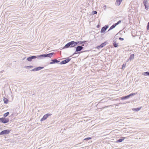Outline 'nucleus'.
<instances>
[{"instance_id":"f257e3e1","label":"nucleus","mask_w":149,"mask_h":149,"mask_svg":"<svg viewBox=\"0 0 149 149\" xmlns=\"http://www.w3.org/2000/svg\"><path fill=\"white\" fill-rule=\"evenodd\" d=\"M76 46L75 41H71L66 44L63 48H67L69 47H74Z\"/></svg>"},{"instance_id":"f03ea898","label":"nucleus","mask_w":149,"mask_h":149,"mask_svg":"<svg viewBox=\"0 0 149 149\" xmlns=\"http://www.w3.org/2000/svg\"><path fill=\"white\" fill-rule=\"evenodd\" d=\"M54 54V53L53 52L47 54H41L40 55H39V57L40 59L44 57H49V58H51Z\"/></svg>"},{"instance_id":"7ed1b4c3","label":"nucleus","mask_w":149,"mask_h":149,"mask_svg":"<svg viewBox=\"0 0 149 149\" xmlns=\"http://www.w3.org/2000/svg\"><path fill=\"white\" fill-rule=\"evenodd\" d=\"M9 121V119L5 117L0 118V122L3 123H6Z\"/></svg>"},{"instance_id":"20e7f679","label":"nucleus","mask_w":149,"mask_h":149,"mask_svg":"<svg viewBox=\"0 0 149 149\" xmlns=\"http://www.w3.org/2000/svg\"><path fill=\"white\" fill-rule=\"evenodd\" d=\"M37 58L40 59L39 55H38L37 56H29L27 58V60L31 62L32 61V59L36 58Z\"/></svg>"},{"instance_id":"39448f33","label":"nucleus","mask_w":149,"mask_h":149,"mask_svg":"<svg viewBox=\"0 0 149 149\" xmlns=\"http://www.w3.org/2000/svg\"><path fill=\"white\" fill-rule=\"evenodd\" d=\"M10 132V130H3L0 132V135L8 134Z\"/></svg>"},{"instance_id":"423d86ee","label":"nucleus","mask_w":149,"mask_h":149,"mask_svg":"<svg viewBox=\"0 0 149 149\" xmlns=\"http://www.w3.org/2000/svg\"><path fill=\"white\" fill-rule=\"evenodd\" d=\"M52 115L50 113H47L41 119L40 121H42L45 120L49 116Z\"/></svg>"},{"instance_id":"0eeeda50","label":"nucleus","mask_w":149,"mask_h":149,"mask_svg":"<svg viewBox=\"0 0 149 149\" xmlns=\"http://www.w3.org/2000/svg\"><path fill=\"white\" fill-rule=\"evenodd\" d=\"M71 58H66L65 60H63L61 62L60 64L61 65L66 64L70 61L71 60Z\"/></svg>"},{"instance_id":"6e6552de","label":"nucleus","mask_w":149,"mask_h":149,"mask_svg":"<svg viewBox=\"0 0 149 149\" xmlns=\"http://www.w3.org/2000/svg\"><path fill=\"white\" fill-rule=\"evenodd\" d=\"M108 27L109 26L108 25H105L101 29L100 33H104Z\"/></svg>"},{"instance_id":"1a4fd4ad","label":"nucleus","mask_w":149,"mask_h":149,"mask_svg":"<svg viewBox=\"0 0 149 149\" xmlns=\"http://www.w3.org/2000/svg\"><path fill=\"white\" fill-rule=\"evenodd\" d=\"M84 47L81 46H78L76 47V52H79L81 50L83 49Z\"/></svg>"},{"instance_id":"9d476101","label":"nucleus","mask_w":149,"mask_h":149,"mask_svg":"<svg viewBox=\"0 0 149 149\" xmlns=\"http://www.w3.org/2000/svg\"><path fill=\"white\" fill-rule=\"evenodd\" d=\"M107 44L106 42H105L101 44L100 45L98 46L97 47V48L100 49V48L103 47L104 46L106 45Z\"/></svg>"},{"instance_id":"9b49d317","label":"nucleus","mask_w":149,"mask_h":149,"mask_svg":"<svg viewBox=\"0 0 149 149\" xmlns=\"http://www.w3.org/2000/svg\"><path fill=\"white\" fill-rule=\"evenodd\" d=\"M52 62L50 63V64H52L55 63H59L60 62L59 61L57 60L56 59H54L53 60H52Z\"/></svg>"},{"instance_id":"f8f14e48","label":"nucleus","mask_w":149,"mask_h":149,"mask_svg":"<svg viewBox=\"0 0 149 149\" xmlns=\"http://www.w3.org/2000/svg\"><path fill=\"white\" fill-rule=\"evenodd\" d=\"M130 97V94H129V95L125 96H123L121 97V99L122 100H126L127 99H128Z\"/></svg>"},{"instance_id":"ddd939ff","label":"nucleus","mask_w":149,"mask_h":149,"mask_svg":"<svg viewBox=\"0 0 149 149\" xmlns=\"http://www.w3.org/2000/svg\"><path fill=\"white\" fill-rule=\"evenodd\" d=\"M123 0H116V5L117 6H118L121 3Z\"/></svg>"},{"instance_id":"4468645a","label":"nucleus","mask_w":149,"mask_h":149,"mask_svg":"<svg viewBox=\"0 0 149 149\" xmlns=\"http://www.w3.org/2000/svg\"><path fill=\"white\" fill-rule=\"evenodd\" d=\"M121 23V20L118 21L116 23L114 24L111 26L112 27L113 29L117 25Z\"/></svg>"},{"instance_id":"2eb2a0df","label":"nucleus","mask_w":149,"mask_h":149,"mask_svg":"<svg viewBox=\"0 0 149 149\" xmlns=\"http://www.w3.org/2000/svg\"><path fill=\"white\" fill-rule=\"evenodd\" d=\"M113 46L115 47H117L118 46V43H117L116 40H114L113 41Z\"/></svg>"},{"instance_id":"dca6fc26","label":"nucleus","mask_w":149,"mask_h":149,"mask_svg":"<svg viewBox=\"0 0 149 149\" xmlns=\"http://www.w3.org/2000/svg\"><path fill=\"white\" fill-rule=\"evenodd\" d=\"M142 74L143 76H149V72H143L142 73Z\"/></svg>"},{"instance_id":"f3484780","label":"nucleus","mask_w":149,"mask_h":149,"mask_svg":"<svg viewBox=\"0 0 149 149\" xmlns=\"http://www.w3.org/2000/svg\"><path fill=\"white\" fill-rule=\"evenodd\" d=\"M141 107H140L139 108L132 109V110L134 111H138L141 109Z\"/></svg>"},{"instance_id":"a211bd4d","label":"nucleus","mask_w":149,"mask_h":149,"mask_svg":"<svg viewBox=\"0 0 149 149\" xmlns=\"http://www.w3.org/2000/svg\"><path fill=\"white\" fill-rule=\"evenodd\" d=\"M125 139V138L122 137L121 139H119L118 140L116 141L117 143H120L122 142L123 140Z\"/></svg>"},{"instance_id":"6ab92c4d","label":"nucleus","mask_w":149,"mask_h":149,"mask_svg":"<svg viewBox=\"0 0 149 149\" xmlns=\"http://www.w3.org/2000/svg\"><path fill=\"white\" fill-rule=\"evenodd\" d=\"M38 67H37V68H34L31 70H30V71L31 72H33V71H38L39 70H38Z\"/></svg>"},{"instance_id":"aec40b11","label":"nucleus","mask_w":149,"mask_h":149,"mask_svg":"<svg viewBox=\"0 0 149 149\" xmlns=\"http://www.w3.org/2000/svg\"><path fill=\"white\" fill-rule=\"evenodd\" d=\"M3 100L5 104H7L8 102V99L6 98H4Z\"/></svg>"},{"instance_id":"412c9836","label":"nucleus","mask_w":149,"mask_h":149,"mask_svg":"<svg viewBox=\"0 0 149 149\" xmlns=\"http://www.w3.org/2000/svg\"><path fill=\"white\" fill-rule=\"evenodd\" d=\"M76 45H80L82 44L81 41L75 42Z\"/></svg>"},{"instance_id":"4be33fe9","label":"nucleus","mask_w":149,"mask_h":149,"mask_svg":"<svg viewBox=\"0 0 149 149\" xmlns=\"http://www.w3.org/2000/svg\"><path fill=\"white\" fill-rule=\"evenodd\" d=\"M9 114V112H6V113H4L3 114V116L4 117H6Z\"/></svg>"},{"instance_id":"5701e85b","label":"nucleus","mask_w":149,"mask_h":149,"mask_svg":"<svg viewBox=\"0 0 149 149\" xmlns=\"http://www.w3.org/2000/svg\"><path fill=\"white\" fill-rule=\"evenodd\" d=\"M91 139V137H88L85 138L84 140V141H88L89 140Z\"/></svg>"},{"instance_id":"b1692460","label":"nucleus","mask_w":149,"mask_h":149,"mask_svg":"<svg viewBox=\"0 0 149 149\" xmlns=\"http://www.w3.org/2000/svg\"><path fill=\"white\" fill-rule=\"evenodd\" d=\"M147 1L146 0H144L143 1L144 5H147Z\"/></svg>"},{"instance_id":"393cba45","label":"nucleus","mask_w":149,"mask_h":149,"mask_svg":"<svg viewBox=\"0 0 149 149\" xmlns=\"http://www.w3.org/2000/svg\"><path fill=\"white\" fill-rule=\"evenodd\" d=\"M33 67V66L31 65H29V66H27L25 67L26 68H32Z\"/></svg>"},{"instance_id":"a878e982","label":"nucleus","mask_w":149,"mask_h":149,"mask_svg":"<svg viewBox=\"0 0 149 149\" xmlns=\"http://www.w3.org/2000/svg\"><path fill=\"white\" fill-rule=\"evenodd\" d=\"M38 68L39 70L44 68V67H38Z\"/></svg>"},{"instance_id":"bb28decb","label":"nucleus","mask_w":149,"mask_h":149,"mask_svg":"<svg viewBox=\"0 0 149 149\" xmlns=\"http://www.w3.org/2000/svg\"><path fill=\"white\" fill-rule=\"evenodd\" d=\"M134 54L131 55V60L134 59Z\"/></svg>"},{"instance_id":"cd10ccee","label":"nucleus","mask_w":149,"mask_h":149,"mask_svg":"<svg viewBox=\"0 0 149 149\" xmlns=\"http://www.w3.org/2000/svg\"><path fill=\"white\" fill-rule=\"evenodd\" d=\"M92 13H93V14H97V12L96 11H93V12H92Z\"/></svg>"},{"instance_id":"c85d7f7f","label":"nucleus","mask_w":149,"mask_h":149,"mask_svg":"<svg viewBox=\"0 0 149 149\" xmlns=\"http://www.w3.org/2000/svg\"><path fill=\"white\" fill-rule=\"evenodd\" d=\"M147 29L149 30V22L148 23L147 26Z\"/></svg>"},{"instance_id":"c756f323","label":"nucleus","mask_w":149,"mask_h":149,"mask_svg":"<svg viewBox=\"0 0 149 149\" xmlns=\"http://www.w3.org/2000/svg\"><path fill=\"white\" fill-rule=\"evenodd\" d=\"M125 64H123V65H122V69H123V68H124L125 67Z\"/></svg>"},{"instance_id":"7c9ffc66","label":"nucleus","mask_w":149,"mask_h":149,"mask_svg":"<svg viewBox=\"0 0 149 149\" xmlns=\"http://www.w3.org/2000/svg\"><path fill=\"white\" fill-rule=\"evenodd\" d=\"M119 39L120 40H124V38L121 37L119 38Z\"/></svg>"},{"instance_id":"2f4dec72","label":"nucleus","mask_w":149,"mask_h":149,"mask_svg":"<svg viewBox=\"0 0 149 149\" xmlns=\"http://www.w3.org/2000/svg\"><path fill=\"white\" fill-rule=\"evenodd\" d=\"M113 29V28L112 27V26H111L110 28L109 29L108 31H109L111 30H112V29Z\"/></svg>"},{"instance_id":"473e14b6","label":"nucleus","mask_w":149,"mask_h":149,"mask_svg":"<svg viewBox=\"0 0 149 149\" xmlns=\"http://www.w3.org/2000/svg\"><path fill=\"white\" fill-rule=\"evenodd\" d=\"M144 6H145V9H147V10L148 9V7H147V5H144Z\"/></svg>"},{"instance_id":"72a5a7b5","label":"nucleus","mask_w":149,"mask_h":149,"mask_svg":"<svg viewBox=\"0 0 149 149\" xmlns=\"http://www.w3.org/2000/svg\"><path fill=\"white\" fill-rule=\"evenodd\" d=\"M136 93H131V96L136 94Z\"/></svg>"},{"instance_id":"f704fd0d","label":"nucleus","mask_w":149,"mask_h":149,"mask_svg":"<svg viewBox=\"0 0 149 149\" xmlns=\"http://www.w3.org/2000/svg\"><path fill=\"white\" fill-rule=\"evenodd\" d=\"M86 42V41H81V42H82V44L84 43L85 42Z\"/></svg>"},{"instance_id":"c9c22d12","label":"nucleus","mask_w":149,"mask_h":149,"mask_svg":"<svg viewBox=\"0 0 149 149\" xmlns=\"http://www.w3.org/2000/svg\"><path fill=\"white\" fill-rule=\"evenodd\" d=\"M80 53V52H77V53H76V52H75L73 54V55L74 54H76L77 53Z\"/></svg>"},{"instance_id":"e433bc0d","label":"nucleus","mask_w":149,"mask_h":149,"mask_svg":"<svg viewBox=\"0 0 149 149\" xmlns=\"http://www.w3.org/2000/svg\"><path fill=\"white\" fill-rule=\"evenodd\" d=\"M84 44H83L81 46L83 47V46H84Z\"/></svg>"},{"instance_id":"4c0bfd02","label":"nucleus","mask_w":149,"mask_h":149,"mask_svg":"<svg viewBox=\"0 0 149 149\" xmlns=\"http://www.w3.org/2000/svg\"><path fill=\"white\" fill-rule=\"evenodd\" d=\"M130 56L129 58V60H130Z\"/></svg>"}]
</instances>
